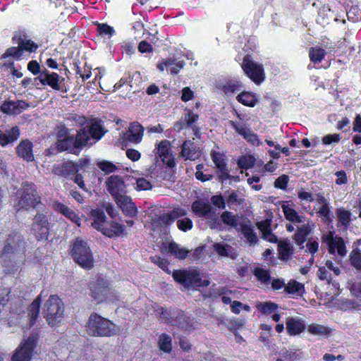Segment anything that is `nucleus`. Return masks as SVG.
<instances>
[{"mask_svg": "<svg viewBox=\"0 0 361 361\" xmlns=\"http://www.w3.org/2000/svg\"><path fill=\"white\" fill-rule=\"evenodd\" d=\"M56 146L59 152H68L79 155L80 152L88 144V137L85 129H79L76 135H71V130L64 125L55 128Z\"/></svg>", "mask_w": 361, "mask_h": 361, "instance_id": "1", "label": "nucleus"}, {"mask_svg": "<svg viewBox=\"0 0 361 361\" xmlns=\"http://www.w3.org/2000/svg\"><path fill=\"white\" fill-rule=\"evenodd\" d=\"M120 330L118 325L97 312L90 314L85 324V331L92 337L109 338L118 335Z\"/></svg>", "mask_w": 361, "mask_h": 361, "instance_id": "2", "label": "nucleus"}, {"mask_svg": "<svg viewBox=\"0 0 361 361\" xmlns=\"http://www.w3.org/2000/svg\"><path fill=\"white\" fill-rule=\"evenodd\" d=\"M12 42L17 47H11L6 49L1 55V59H13L16 61H21L25 52L29 54L36 53L39 45L30 39H27V34L21 30L15 32L11 38Z\"/></svg>", "mask_w": 361, "mask_h": 361, "instance_id": "3", "label": "nucleus"}, {"mask_svg": "<svg viewBox=\"0 0 361 361\" xmlns=\"http://www.w3.org/2000/svg\"><path fill=\"white\" fill-rule=\"evenodd\" d=\"M17 202L15 207L17 211L35 209L41 204V196L39 195L36 185L31 182H23L17 191Z\"/></svg>", "mask_w": 361, "mask_h": 361, "instance_id": "4", "label": "nucleus"}, {"mask_svg": "<svg viewBox=\"0 0 361 361\" xmlns=\"http://www.w3.org/2000/svg\"><path fill=\"white\" fill-rule=\"evenodd\" d=\"M172 276L175 281L187 288L197 289L210 284L209 280L202 279L200 272L197 269L175 270Z\"/></svg>", "mask_w": 361, "mask_h": 361, "instance_id": "5", "label": "nucleus"}, {"mask_svg": "<svg viewBox=\"0 0 361 361\" xmlns=\"http://www.w3.org/2000/svg\"><path fill=\"white\" fill-rule=\"evenodd\" d=\"M71 254L73 260L82 268L87 270L93 268V253L86 241L77 238L72 245Z\"/></svg>", "mask_w": 361, "mask_h": 361, "instance_id": "6", "label": "nucleus"}, {"mask_svg": "<svg viewBox=\"0 0 361 361\" xmlns=\"http://www.w3.org/2000/svg\"><path fill=\"white\" fill-rule=\"evenodd\" d=\"M43 314L47 324L51 327L59 326L61 323L64 316V305L57 295H51L49 297L44 303Z\"/></svg>", "mask_w": 361, "mask_h": 361, "instance_id": "7", "label": "nucleus"}, {"mask_svg": "<svg viewBox=\"0 0 361 361\" xmlns=\"http://www.w3.org/2000/svg\"><path fill=\"white\" fill-rule=\"evenodd\" d=\"M244 74L255 85H261L266 78L263 64L253 61L250 54H246L240 64Z\"/></svg>", "mask_w": 361, "mask_h": 361, "instance_id": "8", "label": "nucleus"}, {"mask_svg": "<svg viewBox=\"0 0 361 361\" xmlns=\"http://www.w3.org/2000/svg\"><path fill=\"white\" fill-rule=\"evenodd\" d=\"M37 341V334H31L23 340L14 350L11 361H31Z\"/></svg>", "mask_w": 361, "mask_h": 361, "instance_id": "9", "label": "nucleus"}, {"mask_svg": "<svg viewBox=\"0 0 361 361\" xmlns=\"http://www.w3.org/2000/svg\"><path fill=\"white\" fill-rule=\"evenodd\" d=\"M35 80H39L42 85H47L54 90L67 92V89L64 84H62L65 78H61L57 73L49 72L47 69L42 71Z\"/></svg>", "mask_w": 361, "mask_h": 361, "instance_id": "10", "label": "nucleus"}, {"mask_svg": "<svg viewBox=\"0 0 361 361\" xmlns=\"http://www.w3.org/2000/svg\"><path fill=\"white\" fill-rule=\"evenodd\" d=\"M324 240L327 245L329 254L335 255L337 253L341 257H343L346 255L348 250L345 242L341 236L335 235L334 231H329Z\"/></svg>", "mask_w": 361, "mask_h": 361, "instance_id": "11", "label": "nucleus"}, {"mask_svg": "<svg viewBox=\"0 0 361 361\" xmlns=\"http://www.w3.org/2000/svg\"><path fill=\"white\" fill-rule=\"evenodd\" d=\"M31 230L38 241L47 240L49 233V223L47 216L37 213L34 218Z\"/></svg>", "mask_w": 361, "mask_h": 361, "instance_id": "12", "label": "nucleus"}, {"mask_svg": "<svg viewBox=\"0 0 361 361\" xmlns=\"http://www.w3.org/2000/svg\"><path fill=\"white\" fill-rule=\"evenodd\" d=\"M187 214L185 209L175 207L169 212L164 213L157 216L154 221V225L156 228H169L176 220L183 217Z\"/></svg>", "mask_w": 361, "mask_h": 361, "instance_id": "13", "label": "nucleus"}, {"mask_svg": "<svg viewBox=\"0 0 361 361\" xmlns=\"http://www.w3.org/2000/svg\"><path fill=\"white\" fill-rule=\"evenodd\" d=\"M90 295L99 303L105 300L109 291V284L102 278H97L89 284Z\"/></svg>", "mask_w": 361, "mask_h": 361, "instance_id": "14", "label": "nucleus"}, {"mask_svg": "<svg viewBox=\"0 0 361 361\" xmlns=\"http://www.w3.org/2000/svg\"><path fill=\"white\" fill-rule=\"evenodd\" d=\"M244 87L243 82L237 78H228L217 86L218 90L227 97H233Z\"/></svg>", "mask_w": 361, "mask_h": 361, "instance_id": "15", "label": "nucleus"}, {"mask_svg": "<svg viewBox=\"0 0 361 361\" xmlns=\"http://www.w3.org/2000/svg\"><path fill=\"white\" fill-rule=\"evenodd\" d=\"M106 188L114 200L126 193V184L123 178L117 175L109 176L106 180Z\"/></svg>", "mask_w": 361, "mask_h": 361, "instance_id": "16", "label": "nucleus"}, {"mask_svg": "<svg viewBox=\"0 0 361 361\" xmlns=\"http://www.w3.org/2000/svg\"><path fill=\"white\" fill-rule=\"evenodd\" d=\"M169 323V325L188 330L193 326L194 318L185 313V311L176 309L173 310V317Z\"/></svg>", "mask_w": 361, "mask_h": 361, "instance_id": "17", "label": "nucleus"}, {"mask_svg": "<svg viewBox=\"0 0 361 361\" xmlns=\"http://www.w3.org/2000/svg\"><path fill=\"white\" fill-rule=\"evenodd\" d=\"M180 156L185 160L195 161L202 155L200 147L190 140H185L180 146Z\"/></svg>", "mask_w": 361, "mask_h": 361, "instance_id": "18", "label": "nucleus"}, {"mask_svg": "<svg viewBox=\"0 0 361 361\" xmlns=\"http://www.w3.org/2000/svg\"><path fill=\"white\" fill-rule=\"evenodd\" d=\"M211 158L218 169V178L221 182H224L228 178V172L227 163L224 155L219 152L212 150L211 152Z\"/></svg>", "mask_w": 361, "mask_h": 361, "instance_id": "19", "label": "nucleus"}, {"mask_svg": "<svg viewBox=\"0 0 361 361\" xmlns=\"http://www.w3.org/2000/svg\"><path fill=\"white\" fill-rule=\"evenodd\" d=\"M157 154L162 162L169 168L176 166L175 158L171 152L170 142L166 140H161L157 147Z\"/></svg>", "mask_w": 361, "mask_h": 361, "instance_id": "20", "label": "nucleus"}, {"mask_svg": "<svg viewBox=\"0 0 361 361\" xmlns=\"http://www.w3.org/2000/svg\"><path fill=\"white\" fill-rule=\"evenodd\" d=\"M30 106L28 102L24 100L5 101L0 106V110L7 115H18L23 111L26 110Z\"/></svg>", "mask_w": 361, "mask_h": 361, "instance_id": "21", "label": "nucleus"}, {"mask_svg": "<svg viewBox=\"0 0 361 361\" xmlns=\"http://www.w3.org/2000/svg\"><path fill=\"white\" fill-rule=\"evenodd\" d=\"M24 241L22 237L17 234H10L6 240V244L2 250L1 255L6 256L18 251L20 247H24Z\"/></svg>", "mask_w": 361, "mask_h": 361, "instance_id": "22", "label": "nucleus"}, {"mask_svg": "<svg viewBox=\"0 0 361 361\" xmlns=\"http://www.w3.org/2000/svg\"><path fill=\"white\" fill-rule=\"evenodd\" d=\"M114 200L125 216L131 218L137 216V208L130 197L125 194Z\"/></svg>", "mask_w": 361, "mask_h": 361, "instance_id": "23", "label": "nucleus"}, {"mask_svg": "<svg viewBox=\"0 0 361 361\" xmlns=\"http://www.w3.org/2000/svg\"><path fill=\"white\" fill-rule=\"evenodd\" d=\"M306 328L305 321L297 317H288L286 320V329L290 336H295L302 333Z\"/></svg>", "mask_w": 361, "mask_h": 361, "instance_id": "24", "label": "nucleus"}, {"mask_svg": "<svg viewBox=\"0 0 361 361\" xmlns=\"http://www.w3.org/2000/svg\"><path fill=\"white\" fill-rule=\"evenodd\" d=\"M126 231V226L115 221H106L100 228V231L105 236L114 238L120 236Z\"/></svg>", "mask_w": 361, "mask_h": 361, "instance_id": "25", "label": "nucleus"}, {"mask_svg": "<svg viewBox=\"0 0 361 361\" xmlns=\"http://www.w3.org/2000/svg\"><path fill=\"white\" fill-rule=\"evenodd\" d=\"M144 128L138 122H133L130 124L128 130L124 134L123 138L130 142L138 144L143 136Z\"/></svg>", "mask_w": 361, "mask_h": 361, "instance_id": "26", "label": "nucleus"}, {"mask_svg": "<svg viewBox=\"0 0 361 361\" xmlns=\"http://www.w3.org/2000/svg\"><path fill=\"white\" fill-rule=\"evenodd\" d=\"M92 121L91 125L89 126H85L81 129H85L86 134L88 137V142L90 138L95 140H99L105 134L104 127L101 123V121L98 118H94L90 120Z\"/></svg>", "mask_w": 361, "mask_h": 361, "instance_id": "27", "label": "nucleus"}, {"mask_svg": "<svg viewBox=\"0 0 361 361\" xmlns=\"http://www.w3.org/2000/svg\"><path fill=\"white\" fill-rule=\"evenodd\" d=\"M183 61H177L175 58L162 59L157 63V69L164 71L165 68H170V73L172 75H176L184 67Z\"/></svg>", "mask_w": 361, "mask_h": 361, "instance_id": "28", "label": "nucleus"}, {"mask_svg": "<svg viewBox=\"0 0 361 361\" xmlns=\"http://www.w3.org/2000/svg\"><path fill=\"white\" fill-rule=\"evenodd\" d=\"M78 172L77 163L68 161L55 168V173L66 178H71Z\"/></svg>", "mask_w": 361, "mask_h": 361, "instance_id": "29", "label": "nucleus"}, {"mask_svg": "<svg viewBox=\"0 0 361 361\" xmlns=\"http://www.w3.org/2000/svg\"><path fill=\"white\" fill-rule=\"evenodd\" d=\"M185 111L186 113L185 114L184 121L186 123V127L192 129L193 135L196 138H200V128L196 125V123L199 120V115L194 113L192 110L187 108L185 109Z\"/></svg>", "mask_w": 361, "mask_h": 361, "instance_id": "30", "label": "nucleus"}, {"mask_svg": "<svg viewBox=\"0 0 361 361\" xmlns=\"http://www.w3.org/2000/svg\"><path fill=\"white\" fill-rule=\"evenodd\" d=\"M288 202H283L281 204V209L286 219L293 224L304 223L305 217L302 215H299L295 209L289 206Z\"/></svg>", "mask_w": 361, "mask_h": 361, "instance_id": "31", "label": "nucleus"}, {"mask_svg": "<svg viewBox=\"0 0 361 361\" xmlns=\"http://www.w3.org/2000/svg\"><path fill=\"white\" fill-rule=\"evenodd\" d=\"M20 136V130L18 126H13L9 130L3 131L0 130V145L5 147L16 141Z\"/></svg>", "mask_w": 361, "mask_h": 361, "instance_id": "32", "label": "nucleus"}, {"mask_svg": "<svg viewBox=\"0 0 361 361\" xmlns=\"http://www.w3.org/2000/svg\"><path fill=\"white\" fill-rule=\"evenodd\" d=\"M235 99L238 103L248 107H254L258 102L256 93L252 91L241 90Z\"/></svg>", "mask_w": 361, "mask_h": 361, "instance_id": "33", "label": "nucleus"}, {"mask_svg": "<svg viewBox=\"0 0 361 361\" xmlns=\"http://www.w3.org/2000/svg\"><path fill=\"white\" fill-rule=\"evenodd\" d=\"M42 302L41 294L37 295L28 307V326L31 328L35 324L39 314L40 305Z\"/></svg>", "mask_w": 361, "mask_h": 361, "instance_id": "34", "label": "nucleus"}, {"mask_svg": "<svg viewBox=\"0 0 361 361\" xmlns=\"http://www.w3.org/2000/svg\"><path fill=\"white\" fill-rule=\"evenodd\" d=\"M32 143L28 140H22L16 147L17 154L27 161H31L34 159L32 153Z\"/></svg>", "mask_w": 361, "mask_h": 361, "instance_id": "35", "label": "nucleus"}, {"mask_svg": "<svg viewBox=\"0 0 361 361\" xmlns=\"http://www.w3.org/2000/svg\"><path fill=\"white\" fill-rule=\"evenodd\" d=\"M277 250L278 257L282 261L289 260L294 254V247L287 240H279Z\"/></svg>", "mask_w": 361, "mask_h": 361, "instance_id": "36", "label": "nucleus"}, {"mask_svg": "<svg viewBox=\"0 0 361 361\" xmlns=\"http://www.w3.org/2000/svg\"><path fill=\"white\" fill-rule=\"evenodd\" d=\"M191 209L192 212L199 217H209L212 212V207L207 202L202 200H197L192 202Z\"/></svg>", "mask_w": 361, "mask_h": 361, "instance_id": "37", "label": "nucleus"}, {"mask_svg": "<svg viewBox=\"0 0 361 361\" xmlns=\"http://www.w3.org/2000/svg\"><path fill=\"white\" fill-rule=\"evenodd\" d=\"M311 231L312 228L309 224H302L297 227L292 238L297 245L301 246L305 243Z\"/></svg>", "mask_w": 361, "mask_h": 361, "instance_id": "38", "label": "nucleus"}, {"mask_svg": "<svg viewBox=\"0 0 361 361\" xmlns=\"http://www.w3.org/2000/svg\"><path fill=\"white\" fill-rule=\"evenodd\" d=\"M90 216L93 219L92 226L97 231L106 222V216L104 212L101 209H92Z\"/></svg>", "mask_w": 361, "mask_h": 361, "instance_id": "39", "label": "nucleus"}, {"mask_svg": "<svg viewBox=\"0 0 361 361\" xmlns=\"http://www.w3.org/2000/svg\"><path fill=\"white\" fill-rule=\"evenodd\" d=\"M167 252L178 259H185L189 253L188 250L185 247H180V245L174 241L169 243Z\"/></svg>", "mask_w": 361, "mask_h": 361, "instance_id": "40", "label": "nucleus"}, {"mask_svg": "<svg viewBox=\"0 0 361 361\" xmlns=\"http://www.w3.org/2000/svg\"><path fill=\"white\" fill-rule=\"evenodd\" d=\"M279 306L272 301L258 302L256 304L257 310L263 315H270L274 313Z\"/></svg>", "mask_w": 361, "mask_h": 361, "instance_id": "41", "label": "nucleus"}, {"mask_svg": "<svg viewBox=\"0 0 361 361\" xmlns=\"http://www.w3.org/2000/svg\"><path fill=\"white\" fill-rule=\"evenodd\" d=\"M284 292L289 295H302L305 292V286L296 280L291 279L286 284Z\"/></svg>", "mask_w": 361, "mask_h": 361, "instance_id": "42", "label": "nucleus"}, {"mask_svg": "<svg viewBox=\"0 0 361 361\" xmlns=\"http://www.w3.org/2000/svg\"><path fill=\"white\" fill-rule=\"evenodd\" d=\"M302 353L299 350H286L280 353V357L276 361H298L302 358Z\"/></svg>", "mask_w": 361, "mask_h": 361, "instance_id": "43", "label": "nucleus"}, {"mask_svg": "<svg viewBox=\"0 0 361 361\" xmlns=\"http://www.w3.org/2000/svg\"><path fill=\"white\" fill-rule=\"evenodd\" d=\"M159 349L165 353H170L172 351V338L165 333L161 334L158 339Z\"/></svg>", "mask_w": 361, "mask_h": 361, "instance_id": "44", "label": "nucleus"}, {"mask_svg": "<svg viewBox=\"0 0 361 361\" xmlns=\"http://www.w3.org/2000/svg\"><path fill=\"white\" fill-rule=\"evenodd\" d=\"M240 230L250 245H255L257 243L258 238L257 234L255 233L253 227L251 225L243 224L240 226Z\"/></svg>", "mask_w": 361, "mask_h": 361, "instance_id": "45", "label": "nucleus"}, {"mask_svg": "<svg viewBox=\"0 0 361 361\" xmlns=\"http://www.w3.org/2000/svg\"><path fill=\"white\" fill-rule=\"evenodd\" d=\"M349 262L356 271L361 272V250L357 247H353L350 252Z\"/></svg>", "mask_w": 361, "mask_h": 361, "instance_id": "46", "label": "nucleus"}, {"mask_svg": "<svg viewBox=\"0 0 361 361\" xmlns=\"http://www.w3.org/2000/svg\"><path fill=\"white\" fill-rule=\"evenodd\" d=\"M326 54V51L319 47H311L309 49L310 60L314 63H320L325 58Z\"/></svg>", "mask_w": 361, "mask_h": 361, "instance_id": "47", "label": "nucleus"}, {"mask_svg": "<svg viewBox=\"0 0 361 361\" xmlns=\"http://www.w3.org/2000/svg\"><path fill=\"white\" fill-rule=\"evenodd\" d=\"M221 219L224 224L231 227L235 228L238 225V216L228 211L222 212Z\"/></svg>", "mask_w": 361, "mask_h": 361, "instance_id": "48", "label": "nucleus"}, {"mask_svg": "<svg viewBox=\"0 0 361 361\" xmlns=\"http://www.w3.org/2000/svg\"><path fill=\"white\" fill-rule=\"evenodd\" d=\"M336 215L338 222L344 227L347 228L350 223L351 213L350 211L346 210L343 208L338 209L336 211Z\"/></svg>", "mask_w": 361, "mask_h": 361, "instance_id": "49", "label": "nucleus"}, {"mask_svg": "<svg viewBox=\"0 0 361 361\" xmlns=\"http://www.w3.org/2000/svg\"><path fill=\"white\" fill-rule=\"evenodd\" d=\"M255 158L251 155H242L237 161L238 166L241 169H249L255 164Z\"/></svg>", "mask_w": 361, "mask_h": 361, "instance_id": "50", "label": "nucleus"}, {"mask_svg": "<svg viewBox=\"0 0 361 361\" xmlns=\"http://www.w3.org/2000/svg\"><path fill=\"white\" fill-rule=\"evenodd\" d=\"M228 195L226 198V201L229 207L231 205H241L244 202V199L239 197L240 192L235 190L228 191Z\"/></svg>", "mask_w": 361, "mask_h": 361, "instance_id": "51", "label": "nucleus"}, {"mask_svg": "<svg viewBox=\"0 0 361 361\" xmlns=\"http://www.w3.org/2000/svg\"><path fill=\"white\" fill-rule=\"evenodd\" d=\"M307 331L310 334L312 335H326L329 336L331 330L323 325L312 324L307 327Z\"/></svg>", "mask_w": 361, "mask_h": 361, "instance_id": "52", "label": "nucleus"}, {"mask_svg": "<svg viewBox=\"0 0 361 361\" xmlns=\"http://www.w3.org/2000/svg\"><path fill=\"white\" fill-rule=\"evenodd\" d=\"M150 260L153 264L157 265L160 269H161L166 274L171 273V271L169 269V262L166 259H165L159 255H155V256L150 257Z\"/></svg>", "mask_w": 361, "mask_h": 361, "instance_id": "53", "label": "nucleus"}, {"mask_svg": "<svg viewBox=\"0 0 361 361\" xmlns=\"http://www.w3.org/2000/svg\"><path fill=\"white\" fill-rule=\"evenodd\" d=\"M348 20L353 23L358 22L361 20V10L358 6H352L346 12Z\"/></svg>", "mask_w": 361, "mask_h": 361, "instance_id": "54", "label": "nucleus"}, {"mask_svg": "<svg viewBox=\"0 0 361 361\" xmlns=\"http://www.w3.org/2000/svg\"><path fill=\"white\" fill-rule=\"evenodd\" d=\"M254 274L258 281L264 283H268L271 279L269 271L263 268H256Z\"/></svg>", "mask_w": 361, "mask_h": 361, "instance_id": "55", "label": "nucleus"}, {"mask_svg": "<svg viewBox=\"0 0 361 361\" xmlns=\"http://www.w3.org/2000/svg\"><path fill=\"white\" fill-rule=\"evenodd\" d=\"M96 25L97 26V31L99 35L111 37L115 33L114 27L106 23H97Z\"/></svg>", "mask_w": 361, "mask_h": 361, "instance_id": "56", "label": "nucleus"}, {"mask_svg": "<svg viewBox=\"0 0 361 361\" xmlns=\"http://www.w3.org/2000/svg\"><path fill=\"white\" fill-rule=\"evenodd\" d=\"M176 225L179 230L186 232L192 228L193 223L190 219L185 217L182 219H178Z\"/></svg>", "mask_w": 361, "mask_h": 361, "instance_id": "57", "label": "nucleus"}, {"mask_svg": "<svg viewBox=\"0 0 361 361\" xmlns=\"http://www.w3.org/2000/svg\"><path fill=\"white\" fill-rule=\"evenodd\" d=\"M256 226L262 233V235H264L266 238V233L271 230V219H267L265 220L258 221L256 224Z\"/></svg>", "mask_w": 361, "mask_h": 361, "instance_id": "58", "label": "nucleus"}, {"mask_svg": "<svg viewBox=\"0 0 361 361\" xmlns=\"http://www.w3.org/2000/svg\"><path fill=\"white\" fill-rule=\"evenodd\" d=\"M157 313L159 314L160 318L164 321L167 324H170L169 322L173 317V310L168 311L163 307H161L157 310Z\"/></svg>", "mask_w": 361, "mask_h": 361, "instance_id": "59", "label": "nucleus"}, {"mask_svg": "<svg viewBox=\"0 0 361 361\" xmlns=\"http://www.w3.org/2000/svg\"><path fill=\"white\" fill-rule=\"evenodd\" d=\"M288 181L289 176L288 175L283 174L275 180L274 185L276 188L286 190L287 188Z\"/></svg>", "mask_w": 361, "mask_h": 361, "instance_id": "60", "label": "nucleus"}, {"mask_svg": "<svg viewBox=\"0 0 361 361\" xmlns=\"http://www.w3.org/2000/svg\"><path fill=\"white\" fill-rule=\"evenodd\" d=\"M98 167L106 173L114 172L117 166L109 161H102L97 164Z\"/></svg>", "mask_w": 361, "mask_h": 361, "instance_id": "61", "label": "nucleus"}, {"mask_svg": "<svg viewBox=\"0 0 361 361\" xmlns=\"http://www.w3.org/2000/svg\"><path fill=\"white\" fill-rule=\"evenodd\" d=\"M229 124L235 130V132L240 135L243 138L250 130V129L247 128L245 125H240V123L234 121H229Z\"/></svg>", "mask_w": 361, "mask_h": 361, "instance_id": "62", "label": "nucleus"}, {"mask_svg": "<svg viewBox=\"0 0 361 361\" xmlns=\"http://www.w3.org/2000/svg\"><path fill=\"white\" fill-rule=\"evenodd\" d=\"M318 213L324 222L329 223L332 221V219L331 216V211L329 204L322 205L319 208Z\"/></svg>", "mask_w": 361, "mask_h": 361, "instance_id": "63", "label": "nucleus"}, {"mask_svg": "<svg viewBox=\"0 0 361 361\" xmlns=\"http://www.w3.org/2000/svg\"><path fill=\"white\" fill-rule=\"evenodd\" d=\"M211 202L219 209H224L226 208V202L221 195H213L211 197Z\"/></svg>", "mask_w": 361, "mask_h": 361, "instance_id": "64", "label": "nucleus"}]
</instances>
